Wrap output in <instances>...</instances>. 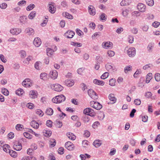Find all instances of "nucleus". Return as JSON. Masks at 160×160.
<instances>
[{"instance_id":"1","label":"nucleus","mask_w":160,"mask_h":160,"mask_svg":"<svg viewBox=\"0 0 160 160\" xmlns=\"http://www.w3.org/2000/svg\"><path fill=\"white\" fill-rule=\"evenodd\" d=\"M66 99V98L63 95L57 96L53 98L52 99V102L54 103H59L64 102Z\"/></svg>"},{"instance_id":"2","label":"nucleus","mask_w":160,"mask_h":160,"mask_svg":"<svg viewBox=\"0 0 160 160\" xmlns=\"http://www.w3.org/2000/svg\"><path fill=\"white\" fill-rule=\"evenodd\" d=\"M125 50L129 57H133L136 54V49L133 47L130 48L128 49H126V48Z\"/></svg>"},{"instance_id":"3","label":"nucleus","mask_w":160,"mask_h":160,"mask_svg":"<svg viewBox=\"0 0 160 160\" xmlns=\"http://www.w3.org/2000/svg\"><path fill=\"white\" fill-rule=\"evenodd\" d=\"M90 106L92 107L97 110H100L102 107V105L97 102H95L94 101H91L90 102Z\"/></svg>"},{"instance_id":"4","label":"nucleus","mask_w":160,"mask_h":160,"mask_svg":"<svg viewBox=\"0 0 160 160\" xmlns=\"http://www.w3.org/2000/svg\"><path fill=\"white\" fill-rule=\"evenodd\" d=\"M88 93L89 96L92 98L94 100L98 99V97L97 93L92 89H89Z\"/></svg>"},{"instance_id":"5","label":"nucleus","mask_w":160,"mask_h":160,"mask_svg":"<svg viewBox=\"0 0 160 160\" xmlns=\"http://www.w3.org/2000/svg\"><path fill=\"white\" fill-rule=\"evenodd\" d=\"M83 113L91 116H94L93 110L90 108H86L83 110Z\"/></svg>"},{"instance_id":"6","label":"nucleus","mask_w":160,"mask_h":160,"mask_svg":"<svg viewBox=\"0 0 160 160\" xmlns=\"http://www.w3.org/2000/svg\"><path fill=\"white\" fill-rule=\"evenodd\" d=\"M13 147L16 151H20L22 149V145L21 143L18 142L16 141L13 143Z\"/></svg>"},{"instance_id":"7","label":"nucleus","mask_w":160,"mask_h":160,"mask_svg":"<svg viewBox=\"0 0 160 160\" xmlns=\"http://www.w3.org/2000/svg\"><path fill=\"white\" fill-rule=\"evenodd\" d=\"M30 79L27 78L25 79L22 82V84L25 87H29L32 86V84L30 82Z\"/></svg>"},{"instance_id":"8","label":"nucleus","mask_w":160,"mask_h":160,"mask_svg":"<svg viewBox=\"0 0 160 160\" xmlns=\"http://www.w3.org/2000/svg\"><path fill=\"white\" fill-rule=\"evenodd\" d=\"M21 32L22 29L19 28H12L10 30V33L13 35H18Z\"/></svg>"},{"instance_id":"9","label":"nucleus","mask_w":160,"mask_h":160,"mask_svg":"<svg viewBox=\"0 0 160 160\" xmlns=\"http://www.w3.org/2000/svg\"><path fill=\"white\" fill-rule=\"evenodd\" d=\"M137 8L139 11L141 12H144L145 11L146 7L142 3H139L138 5Z\"/></svg>"},{"instance_id":"10","label":"nucleus","mask_w":160,"mask_h":160,"mask_svg":"<svg viewBox=\"0 0 160 160\" xmlns=\"http://www.w3.org/2000/svg\"><path fill=\"white\" fill-rule=\"evenodd\" d=\"M33 43L36 47H38L41 45L42 42L40 38H36L33 41Z\"/></svg>"},{"instance_id":"11","label":"nucleus","mask_w":160,"mask_h":160,"mask_svg":"<svg viewBox=\"0 0 160 160\" xmlns=\"http://www.w3.org/2000/svg\"><path fill=\"white\" fill-rule=\"evenodd\" d=\"M65 36H66L68 38H72L75 35V32L70 30L68 31L65 33Z\"/></svg>"},{"instance_id":"12","label":"nucleus","mask_w":160,"mask_h":160,"mask_svg":"<svg viewBox=\"0 0 160 160\" xmlns=\"http://www.w3.org/2000/svg\"><path fill=\"white\" fill-rule=\"evenodd\" d=\"M25 32L28 35H33L34 34V30L31 28H28L25 30Z\"/></svg>"},{"instance_id":"13","label":"nucleus","mask_w":160,"mask_h":160,"mask_svg":"<svg viewBox=\"0 0 160 160\" xmlns=\"http://www.w3.org/2000/svg\"><path fill=\"white\" fill-rule=\"evenodd\" d=\"M54 90L57 92H60L63 89V87L59 84H56L53 85Z\"/></svg>"},{"instance_id":"14","label":"nucleus","mask_w":160,"mask_h":160,"mask_svg":"<svg viewBox=\"0 0 160 160\" xmlns=\"http://www.w3.org/2000/svg\"><path fill=\"white\" fill-rule=\"evenodd\" d=\"M38 93L36 91L32 90L29 92V96L32 98H37Z\"/></svg>"},{"instance_id":"15","label":"nucleus","mask_w":160,"mask_h":160,"mask_svg":"<svg viewBox=\"0 0 160 160\" xmlns=\"http://www.w3.org/2000/svg\"><path fill=\"white\" fill-rule=\"evenodd\" d=\"M50 77L53 79H56L58 76L57 72L56 70H53L50 73Z\"/></svg>"},{"instance_id":"16","label":"nucleus","mask_w":160,"mask_h":160,"mask_svg":"<svg viewBox=\"0 0 160 160\" xmlns=\"http://www.w3.org/2000/svg\"><path fill=\"white\" fill-rule=\"evenodd\" d=\"M112 43L110 42L103 43L102 44V45L104 47V48L106 49L112 48Z\"/></svg>"},{"instance_id":"17","label":"nucleus","mask_w":160,"mask_h":160,"mask_svg":"<svg viewBox=\"0 0 160 160\" xmlns=\"http://www.w3.org/2000/svg\"><path fill=\"white\" fill-rule=\"evenodd\" d=\"M108 98L112 102L111 103L112 104H114L116 102L117 99L115 97L114 94L112 93L110 94L108 96Z\"/></svg>"},{"instance_id":"18","label":"nucleus","mask_w":160,"mask_h":160,"mask_svg":"<svg viewBox=\"0 0 160 160\" xmlns=\"http://www.w3.org/2000/svg\"><path fill=\"white\" fill-rule=\"evenodd\" d=\"M88 12L91 15H94L95 14V10L94 9V8L92 6H89L88 8Z\"/></svg>"},{"instance_id":"19","label":"nucleus","mask_w":160,"mask_h":160,"mask_svg":"<svg viewBox=\"0 0 160 160\" xmlns=\"http://www.w3.org/2000/svg\"><path fill=\"white\" fill-rule=\"evenodd\" d=\"M31 126L35 129H37L39 128V124L38 122L35 120L32 121L30 122Z\"/></svg>"},{"instance_id":"20","label":"nucleus","mask_w":160,"mask_h":160,"mask_svg":"<svg viewBox=\"0 0 160 160\" xmlns=\"http://www.w3.org/2000/svg\"><path fill=\"white\" fill-rule=\"evenodd\" d=\"M65 83L67 86L72 87L74 84V82L72 80L67 79L65 80Z\"/></svg>"},{"instance_id":"21","label":"nucleus","mask_w":160,"mask_h":160,"mask_svg":"<svg viewBox=\"0 0 160 160\" xmlns=\"http://www.w3.org/2000/svg\"><path fill=\"white\" fill-rule=\"evenodd\" d=\"M19 19L21 23L25 24L27 22V18L26 16H25L20 17Z\"/></svg>"},{"instance_id":"22","label":"nucleus","mask_w":160,"mask_h":160,"mask_svg":"<svg viewBox=\"0 0 160 160\" xmlns=\"http://www.w3.org/2000/svg\"><path fill=\"white\" fill-rule=\"evenodd\" d=\"M154 46V43H153L151 42L149 43L147 47L148 51L149 52H152Z\"/></svg>"},{"instance_id":"23","label":"nucleus","mask_w":160,"mask_h":160,"mask_svg":"<svg viewBox=\"0 0 160 160\" xmlns=\"http://www.w3.org/2000/svg\"><path fill=\"white\" fill-rule=\"evenodd\" d=\"M131 2V0H122L120 4L121 6H125L129 5Z\"/></svg>"},{"instance_id":"24","label":"nucleus","mask_w":160,"mask_h":160,"mask_svg":"<svg viewBox=\"0 0 160 160\" xmlns=\"http://www.w3.org/2000/svg\"><path fill=\"white\" fill-rule=\"evenodd\" d=\"M94 83L99 85L103 86L104 84V82L102 81H101L98 80L97 79H95L93 81Z\"/></svg>"},{"instance_id":"25","label":"nucleus","mask_w":160,"mask_h":160,"mask_svg":"<svg viewBox=\"0 0 160 160\" xmlns=\"http://www.w3.org/2000/svg\"><path fill=\"white\" fill-rule=\"evenodd\" d=\"M67 136L70 139L74 140L76 139V136L72 133L68 132L67 133Z\"/></svg>"},{"instance_id":"26","label":"nucleus","mask_w":160,"mask_h":160,"mask_svg":"<svg viewBox=\"0 0 160 160\" xmlns=\"http://www.w3.org/2000/svg\"><path fill=\"white\" fill-rule=\"evenodd\" d=\"M21 160H36V159L33 156H30L23 157Z\"/></svg>"},{"instance_id":"27","label":"nucleus","mask_w":160,"mask_h":160,"mask_svg":"<svg viewBox=\"0 0 160 160\" xmlns=\"http://www.w3.org/2000/svg\"><path fill=\"white\" fill-rule=\"evenodd\" d=\"M48 9L49 11L52 13H54L55 12L56 8L52 4H49Z\"/></svg>"},{"instance_id":"28","label":"nucleus","mask_w":160,"mask_h":160,"mask_svg":"<svg viewBox=\"0 0 160 160\" xmlns=\"http://www.w3.org/2000/svg\"><path fill=\"white\" fill-rule=\"evenodd\" d=\"M152 74L151 73H148L146 76V82L148 83H149L150 80L152 78Z\"/></svg>"},{"instance_id":"29","label":"nucleus","mask_w":160,"mask_h":160,"mask_svg":"<svg viewBox=\"0 0 160 160\" xmlns=\"http://www.w3.org/2000/svg\"><path fill=\"white\" fill-rule=\"evenodd\" d=\"M93 144L95 147L98 148L101 145L102 143L100 140H96L93 142Z\"/></svg>"},{"instance_id":"30","label":"nucleus","mask_w":160,"mask_h":160,"mask_svg":"<svg viewBox=\"0 0 160 160\" xmlns=\"http://www.w3.org/2000/svg\"><path fill=\"white\" fill-rule=\"evenodd\" d=\"M46 113L48 115L51 116L53 113V110L51 108H48L46 109Z\"/></svg>"},{"instance_id":"31","label":"nucleus","mask_w":160,"mask_h":160,"mask_svg":"<svg viewBox=\"0 0 160 160\" xmlns=\"http://www.w3.org/2000/svg\"><path fill=\"white\" fill-rule=\"evenodd\" d=\"M54 51L50 48H47L46 50L47 54L49 56H50L52 55Z\"/></svg>"},{"instance_id":"32","label":"nucleus","mask_w":160,"mask_h":160,"mask_svg":"<svg viewBox=\"0 0 160 160\" xmlns=\"http://www.w3.org/2000/svg\"><path fill=\"white\" fill-rule=\"evenodd\" d=\"M40 77V78L43 80H47L48 78L47 77V74L45 72L41 73Z\"/></svg>"},{"instance_id":"33","label":"nucleus","mask_w":160,"mask_h":160,"mask_svg":"<svg viewBox=\"0 0 160 160\" xmlns=\"http://www.w3.org/2000/svg\"><path fill=\"white\" fill-rule=\"evenodd\" d=\"M24 92L23 90L21 88H19L16 90L15 92L16 94L18 96L22 95Z\"/></svg>"},{"instance_id":"34","label":"nucleus","mask_w":160,"mask_h":160,"mask_svg":"<svg viewBox=\"0 0 160 160\" xmlns=\"http://www.w3.org/2000/svg\"><path fill=\"white\" fill-rule=\"evenodd\" d=\"M36 12L35 11L32 12L28 15V18L30 19H32L35 17Z\"/></svg>"},{"instance_id":"35","label":"nucleus","mask_w":160,"mask_h":160,"mask_svg":"<svg viewBox=\"0 0 160 160\" xmlns=\"http://www.w3.org/2000/svg\"><path fill=\"white\" fill-rule=\"evenodd\" d=\"M2 93L5 96H8L9 94V92L8 90L5 88H2Z\"/></svg>"},{"instance_id":"36","label":"nucleus","mask_w":160,"mask_h":160,"mask_svg":"<svg viewBox=\"0 0 160 160\" xmlns=\"http://www.w3.org/2000/svg\"><path fill=\"white\" fill-rule=\"evenodd\" d=\"M50 145L51 147H54L56 144V140L54 139H51L50 141Z\"/></svg>"},{"instance_id":"37","label":"nucleus","mask_w":160,"mask_h":160,"mask_svg":"<svg viewBox=\"0 0 160 160\" xmlns=\"http://www.w3.org/2000/svg\"><path fill=\"white\" fill-rule=\"evenodd\" d=\"M9 153L12 157L13 158L16 157L17 155V153L15 151L13 150H11Z\"/></svg>"},{"instance_id":"38","label":"nucleus","mask_w":160,"mask_h":160,"mask_svg":"<svg viewBox=\"0 0 160 160\" xmlns=\"http://www.w3.org/2000/svg\"><path fill=\"white\" fill-rule=\"evenodd\" d=\"M36 113L40 117H42L44 115V113L40 109H38L36 110Z\"/></svg>"},{"instance_id":"39","label":"nucleus","mask_w":160,"mask_h":160,"mask_svg":"<svg viewBox=\"0 0 160 160\" xmlns=\"http://www.w3.org/2000/svg\"><path fill=\"white\" fill-rule=\"evenodd\" d=\"M147 4L149 6H152L154 4L153 0H146Z\"/></svg>"},{"instance_id":"40","label":"nucleus","mask_w":160,"mask_h":160,"mask_svg":"<svg viewBox=\"0 0 160 160\" xmlns=\"http://www.w3.org/2000/svg\"><path fill=\"white\" fill-rule=\"evenodd\" d=\"M24 136L26 138L31 139L32 138V136L30 135L29 133L24 132L23 134Z\"/></svg>"},{"instance_id":"41","label":"nucleus","mask_w":160,"mask_h":160,"mask_svg":"<svg viewBox=\"0 0 160 160\" xmlns=\"http://www.w3.org/2000/svg\"><path fill=\"white\" fill-rule=\"evenodd\" d=\"M35 7V5L33 4H31L28 6L26 8V10L29 11Z\"/></svg>"},{"instance_id":"42","label":"nucleus","mask_w":160,"mask_h":160,"mask_svg":"<svg viewBox=\"0 0 160 160\" xmlns=\"http://www.w3.org/2000/svg\"><path fill=\"white\" fill-rule=\"evenodd\" d=\"M23 127V125L21 124H18L16 126V129L17 130H21Z\"/></svg>"},{"instance_id":"43","label":"nucleus","mask_w":160,"mask_h":160,"mask_svg":"<svg viewBox=\"0 0 160 160\" xmlns=\"http://www.w3.org/2000/svg\"><path fill=\"white\" fill-rule=\"evenodd\" d=\"M132 67L131 66H129L126 67L124 69V72L125 73H127L129 71L131 70Z\"/></svg>"},{"instance_id":"44","label":"nucleus","mask_w":160,"mask_h":160,"mask_svg":"<svg viewBox=\"0 0 160 160\" xmlns=\"http://www.w3.org/2000/svg\"><path fill=\"white\" fill-rule=\"evenodd\" d=\"M109 73L108 72H105L101 77V79H104L108 77Z\"/></svg>"},{"instance_id":"45","label":"nucleus","mask_w":160,"mask_h":160,"mask_svg":"<svg viewBox=\"0 0 160 160\" xmlns=\"http://www.w3.org/2000/svg\"><path fill=\"white\" fill-rule=\"evenodd\" d=\"M52 134V132L51 131L46 130L45 131L44 135L46 137H49Z\"/></svg>"},{"instance_id":"46","label":"nucleus","mask_w":160,"mask_h":160,"mask_svg":"<svg viewBox=\"0 0 160 160\" xmlns=\"http://www.w3.org/2000/svg\"><path fill=\"white\" fill-rule=\"evenodd\" d=\"M155 78L157 82L159 81H160V74L159 73H156L155 75Z\"/></svg>"},{"instance_id":"47","label":"nucleus","mask_w":160,"mask_h":160,"mask_svg":"<svg viewBox=\"0 0 160 160\" xmlns=\"http://www.w3.org/2000/svg\"><path fill=\"white\" fill-rule=\"evenodd\" d=\"M32 60L33 58L31 56H29L26 58V60L24 61V62L25 63H28L29 62Z\"/></svg>"},{"instance_id":"48","label":"nucleus","mask_w":160,"mask_h":160,"mask_svg":"<svg viewBox=\"0 0 160 160\" xmlns=\"http://www.w3.org/2000/svg\"><path fill=\"white\" fill-rule=\"evenodd\" d=\"M56 126L58 128H61L62 126V124L61 122L59 120L56 121Z\"/></svg>"},{"instance_id":"49","label":"nucleus","mask_w":160,"mask_h":160,"mask_svg":"<svg viewBox=\"0 0 160 160\" xmlns=\"http://www.w3.org/2000/svg\"><path fill=\"white\" fill-rule=\"evenodd\" d=\"M26 4V1L25 0H22L18 2V4L19 6L25 5Z\"/></svg>"},{"instance_id":"50","label":"nucleus","mask_w":160,"mask_h":160,"mask_svg":"<svg viewBox=\"0 0 160 160\" xmlns=\"http://www.w3.org/2000/svg\"><path fill=\"white\" fill-rule=\"evenodd\" d=\"M76 31L77 33L79 36H82L83 34V33L82 31L80 29L78 28H77L76 30Z\"/></svg>"},{"instance_id":"51","label":"nucleus","mask_w":160,"mask_h":160,"mask_svg":"<svg viewBox=\"0 0 160 160\" xmlns=\"http://www.w3.org/2000/svg\"><path fill=\"white\" fill-rule=\"evenodd\" d=\"M100 18L101 20L105 21L107 18L106 16L105 13H102L100 16Z\"/></svg>"},{"instance_id":"52","label":"nucleus","mask_w":160,"mask_h":160,"mask_svg":"<svg viewBox=\"0 0 160 160\" xmlns=\"http://www.w3.org/2000/svg\"><path fill=\"white\" fill-rule=\"evenodd\" d=\"M115 80L114 79H111L109 80V85L111 86H114L115 85Z\"/></svg>"},{"instance_id":"53","label":"nucleus","mask_w":160,"mask_h":160,"mask_svg":"<svg viewBox=\"0 0 160 160\" xmlns=\"http://www.w3.org/2000/svg\"><path fill=\"white\" fill-rule=\"evenodd\" d=\"M136 110L135 109H133L131 112L130 114V116L131 118H133L134 116V113L136 112Z\"/></svg>"},{"instance_id":"54","label":"nucleus","mask_w":160,"mask_h":160,"mask_svg":"<svg viewBox=\"0 0 160 160\" xmlns=\"http://www.w3.org/2000/svg\"><path fill=\"white\" fill-rule=\"evenodd\" d=\"M64 16H65V17L68 18L70 19H72L73 18V16L72 15L68 13L67 12H65V13Z\"/></svg>"},{"instance_id":"55","label":"nucleus","mask_w":160,"mask_h":160,"mask_svg":"<svg viewBox=\"0 0 160 160\" xmlns=\"http://www.w3.org/2000/svg\"><path fill=\"white\" fill-rule=\"evenodd\" d=\"M128 42L130 43H132L133 42L134 38L132 36H129L128 38Z\"/></svg>"},{"instance_id":"56","label":"nucleus","mask_w":160,"mask_h":160,"mask_svg":"<svg viewBox=\"0 0 160 160\" xmlns=\"http://www.w3.org/2000/svg\"><path fill=\"white\" fill-rule=\"evenodd\" d=\"M52 122L51 120H48L46 122V125L48 127H51L52 126Z\"/></svg>"},{"instance_id":"57","label":"nucleus","mask_w":160,"mask_h":160,"mask_svg":"<svg viewBox=\"0 0 160 160\" xmlns=\"http://www.w3.org/2000/svg\"><path fill=\"white\" fill-rule=\"evenodd\" d=\"M0 59L3 62L5 63L7 62V59L2 54H0Z\"/></svg>"},{"instance_id":"58","label":"nucleus","mask_w":160,"mask_h":160,"mask_svg":"<svg viewBox=\"0 0 160 160\" xmlns=\"http://www.w3.org/2000/svg\"><path fill=\"white\" fill-rule=\"evenodd\" d=\"M99 122H95L92 124V127L93 128L95 129L97 128L98 126L99 125Z\"/></svg>"},{"instance_id":"59","label":"nucleus","mask_w":160,"mask_h":160,"mask_svg":"<svg viewBox=\"0 0 160 160\" xmlns=\"http://www.w3.org/2000/svg\"><path fill=\"white\" fill-rule=\"evenodd\" d=\"M58 151V153L60 154H63L64 153V149L63 148H59Z\"/></svg>"},{"instance_id":"60","label":"nucleus","mask_w":160,"mask_h":160,"mask_svg":"<svg viewBox=\"0 0 160 160\" xmlns=\"http://www.w3.org/2000/svg\"><path fill=\"white\" fill-rule=\"evenodd\" d=\"M141 73V72L138 70H137L133 75V77L135 78L138 77V75Z\"/></svg>"},{"instance_id":"61","label":"nucleus","mask_w":160,"mask_h":160,"mask_svg":"<svg viewBox=\"0 0 160 160\" xmlns=\"http://www.w3.org/2000/svg\"><path fill=\"white\" fill-rule=\"evenodd\" d=\"M21 57L22 58H24L26 56V53L24 51H22L20 52Z\"/></svg>"},{"instance_id":"62","label":"nucleus","mask_w":160,"mask_h":160,"mask_svg":"<svg viewBox=\"0 0 160 160\" xmlns=\"http://www.w3.org/2000/svg\"><path fill=\"white\" fill-rule=\"evenodd\" d=\"M80 86L83 91L85 90V89L87 88V87L86 84L84 83H82L80 84Z\"/></svg>"},{"instance_id":"63","label":"nucleus","mask_w":160,"mask_h":160,"mask_svg":"<svg viewBox=\"0 0 160 160\" xmlns=\"http://www.w3.org/2000/svg\"><path fill=\"white\" fill-rule=\"evenodd\" d=\"M83 120L84 122L88 123L89 122L90 119L88 116H85L83 118Z\"/></svg>"},{"instance_id":"64","label":"nucleus","mask_w":160,"mask_h":160,"mask_svg":"<svg viewBox=\"0 0 160 160\" xmlns=\"http://www.w3.org/2000/svg\"><path fill=\"white\" fill-rule=\"evenodd\" d=\"M134 102L136 105H140L141 103V101L140 99H137L134 100Z\"/></svg>"}]
</instances>
